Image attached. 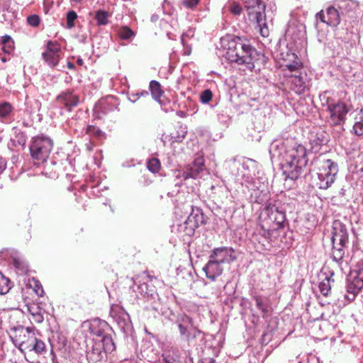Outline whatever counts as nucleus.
Here are the masks:
<instances>
[{"instance_id": "1", "label": "nucleus", "mask_w": 363, "mask_h": 363, "mask_svg": "<svg viewBox=\"0 0 363 363\" xmlns=\"http://www.w3.org/2000/svg\"><path fill=\"white\" fill-rule=\"evenodd\" d=\"M269 154L272 158L281 160L283 174L292 180L301 176L308 163L306 148L294 141H273L269 147Z\"/></svg>"}, {"instance_id": "2", "label": "nucleus", "mask_w": 363, "mask_h": 363, "mask_svg": "<svg viewBox=\"0 0 363 363\" xmlns=\"http://www.w3.org/2000/svg\"><path fill=\"white\" fill-rule=\"evenodd\" d=\"M33 327L18 326L13 328L11 336L13 344L24 354L25 358L30 362L28 357L45 355L47 352L46 345L38 335ZM34 363V361H30Z\"/></svg>"}, {"instance_id": "3", "label": "nucleus", "mask_w": 363, "mask_h": 363, "mask_svg": "<svg viewBox=\"0 0 363 363\" xmlns=\"http://www.w3.org/2000/svg\"><path fill=\"white\" fill-rule=\"evenodd\" d=\"M223 46L226 50L225 57L230 62H235L252 71L258 60L259 53L249 43L235 37L223 40Z\"/></svg>"}, {"instance_id": "4", "label": "nucleus", "mask_w": 363, "mask_h": 363, "mask_svg": "<svg viewBox=\"0 0 363 363\" xmlns=\"http://www.w3.org/2000/svg\"><path fill=\"white\" fill-rule=\"evenodd\" d=\"M260 218L263 225L268 226L269 230L281 228L286 220V215L281 202L275 200L269 201L261 213Z\"/></svg>"}, {"instance_id": "5", "label": "nucleus", "mask_w": 363, "mask_h": 363, "mask_svg": "<svg viewBox=\"0 0 363 363\" xmlns=\"http://www.w3.org/2000/svg\"><path fill=\"white\" fill-rule=\"evenodd\" d=\"M181 339L189 345L194 344L197 339L203 337L202 331L195 325L192 318L186 314H179L176 320Z\"/></svg>"}, {"instance_id": "6", "label": "nucleus", "mask_w": 363, "mask_h": 363, "mask_svg": "<svg viewBox=\"0 0 363 363\" xmlns=\"http://www.w3.org/2000/svg\"><path fill=\"white\" fill-rule=\"evenodd\" d=\"M115 349L116 345L111 335L93 339L92 346L86 352V358L89 363H96L101 361L106 357L107 353L112 352Z\"/></svg>"}, {"instance_id": "7", "label": "nucleus", "mask_w": 363, "mask_h": 363, "mask_svg": "<svg viewBox=\"0 0 363 363\" xmlns=\"http://www.w3.org/2000/svg\"><path fill=\"white\" fill-rule=\"evenodd\" d=\"M52 140L46 136H37L33 139L30 146L32 158L37 164L43 163L48 158L52 149Z\"/></svg>"}, {"instance_id": "8", "label": "nucleus", "mask_w": 363, "mask_h": 363, "mask_svg": "<svg viewBox=\"0 0 363 363\" xmlns=\"http://www.w3.org/2000/svg\"><path fill=\"white\" fill-rule=\"evenodd\" d=\"M332 258L336 262H340L345 255V246L348 242V234L347 229L340 223H336L333 228L332 236Z\"/></svg>"}, {"instance_id": "9", "label": "nucleus", "mask_w": 363, "mask_h": 363, "mask_svg": "<svg viewBox=\"0 0 363 363\" xmlns=\"http://www.w3.org/2000/svg\"><path fill=\"white\" fill-rule=\"evenodd\" d=\"M245 8L250 20L255 21L259 27L260 33L263 37L269 34L268 29L265 28V5L260 0H248L245 1Z\"/></svg>"}, {"instance_id": "10", "label": "nucleus", "mask_w": 363, "mask_h": 363, "mask_svg": "<svg viewBox=\"0 0 363 363\" xmlns=\"http://www.w3.org/2000/svg\"><path fill=\"white\" fill-rule=\"evenodd\" d=\"M205 223L204 216L201 208L191 207V212L184 223L179 225V230L191 236L195 230Z\"/></svg>"}, {"instance_id": "11", "label": "nucleus", "mask_w": 363, "mask_h": 363, "mask_svg": "<svg viewBox=\"0 0 363 363\" xmlns=\"http://www.w3.org/2000/svg\"><path fill=\"white\" fill-rule=\"evenodd\" d=\"M82 328L87 330L91 335L95 336L94 339L103 338L106 335H111V328L108 324L103 320L94 318L83 323Z\"/></svg>"}, {"instance_id": "12", "label": "nucleus", "mask_w": 363, "mask_h": 363, "mask_svg": "<svg viewBox=\"0 0 363 363\" xmlns=\"http://www.w3.org/2000/svg\"><path fill=\"white\" fill-rule=\"evenodd\" d=\"M61 54L60 45L56 41H48L45 50L42 53V57L46 64L53 68L58 65Z\"/></svg>"}, {"instance_id": "13", "label": "nucleus", "mask_w": 363, "mask_h": 363, "mask_svg": "<svg viewBox=\"0 0 363 363\" xmlns=\"http://www.w3.org/2000/svg\"><path fill=\"white\" fill-rule=\"evenodd\" d=\"M285 77L288 78V84L290 89L296 94H303L307 89L306 74L305 73H302L299 70L298 72H293L291 74L286 72Z\"/></svg>"}, {"instance_id": "14", "label": "nucleus", "mask_w": 363, "mask_h": 363, "mask_svg": "<svg viewBox=\"0 0 363 363\" xmlns=\"http://www.w3.org/2000/svg\"><path fill=\"white\" fill-rule=\"evenodd\" d=\"M281 56L283 60L281 67L284 76H286V72L289 74L298 72L302 68V62L296 54L287 52L285 54L281 53Z\"/></svg>"}, {"instance_id": "15", "label": "nucleus", "mask_w": 363, "mask_h": 363, "mask_svg": "<svg viewBox=\"0 0 363 363\" xmlns=\"http://www.w3.org/2000/svg\"><path fill=\"white\" fill-rule=\"evenodd\" d=\"M209 258L223 265L233 262L237 257L233 248L222 247L213 250Z\"/></svg>"}, {"instance_id": "16", "label": "nucleus", "mask_w": 363, "mask_h": 363, "mask_svg": "<svg viewBox=\"0 0 363 363\" xmlns=\"http://www.w3.org/2000/svg\"><path fill=\"white\" fill-rule=\"evenodd\" d=\"M138 288L140 289L143 292L146 290L144 294V296L146 298V307L149 309L154 310L157 313L162 312L163 305L159 294L154 290H148L147 284L145 283L140 284Z\"/></svg>"}, {"instance_id": "17", "label": "nucleus", "mask_w": 363, "mask_h": 363, "mask_svg": "<svg viewBox=\"0 0 363 363\" xmlns=\"http://www.w3.org/2000/svg\"><path fill=\"white\" fill-rule=\"evenodd\" d=\"M328 110L330 113V120L333 125H340L343 123L348 112L347 105L342 102L328 104Z\"/></svg>"}, {"instance_id": "18", "label": "nucleus", "mask_w": 363, "mask_h": 363, "mask_svg": "<svg viewBox=\"0 0 363 363\" xmlns=\"http://www.w3.org/2000/svg\"><path fill=\"white\" fill-rule=\"evenodd\" d=\"M79 101V97L69 90L62 92L56 97V103L68 111L76 107Z\"/></svg>"}, {"instance_id": "19", "label": "nucleus", "mask_w": 363, "mask_h": 363, "mask_svg": "<svg viewBox=\"0 0 363 363\" xmlns=\"http://www.w3.org/2000/svg\"><path fill=\"white\" fill-rule=\"evenodd\" d=\"M204 167V160L201 157H199L194 160L192 164L188 165L186 170L183 173L184 179L188 178H196L201 172L203 171Z\"/></svg>"}, {"instance_id": "20", "label": "nucleus", "mask_w": 363, "mask_h": 363, "mask_svg": "<svg viewBox=\"0 0 363 363\" xmlns=\"http://www.w3.org/2000/svg\"><path fill=\"white\" fill-rule=\"evenodd\" d=\"M203 270L205 272L208 279L215 281L217 277L222 274L223 267L222 264L209 258L208 262L203 267Z\"/></svg>"}, {"instance_id": "21", "label": "nucleus", "mask_w": 363, "mask_h": 363, "mask_svg": "<svg viewBox=\"0 0 363 363\" xmlns=\"http://www.w3.org/2000/svg\"><path fill=\"white\" fill-rule=\"evenodd\" d=\"M118 105V104L117 100L113 96H109L99 101L95 106V110L97 112L106 114L108 112L116 109Z\"/></svg>"}, {"instance_id": "22", "label": "nucleus", "mask_w": 363, "mask_h": 363, "mask_svg": "<svg viewBox=\"0 0 363 363\" xmlns=\"http://www.w3.org/2000/svg\"><path fill=\"white\" fill-rule=\"evenodd\" d=\"M254 300L257 308L261 311L263 318H268L272 313V307L268 298H264L261 296H254Z\"/></svg>"}, {"instance_id": "23", "label": "nucleus", "mask_w": 363, "mask_h": 363, "mask_svg": "<svg viewBox=\"0 0 363 363\" xmlns=\"http://www.w3.org/2000/svg\"><path fill=\"white\" fill-rule=\"evenodd\" d=\"M363 287L362 281L354 278L352 281L349 280L347 284V294L345 297L348 301H353L359 290Z\"/></svg>"}, {"instance_id": "24", "label": "nucleus", "mask_w": 363, "mask_h": 363, "mask_svg": "<svg viewBox=\"0 0 363 363\" xmlns=\"http://www.w3.org/2000/svg\"><path fill=\"white\" fill-rule=\"evenodd\" d=\"M335 177L336 174L325 173V170L323 171L319 169V172H318V182H317V186L321 189H327L334 183Z\"/></svg>"}, {"instance_id": "25", "label": "nucleus", "mask_w": 363, "mask_h": 363, "mask_svg": "<svg viewBox=\"0 0 363 363\" xmlns=\"http://www.w3.org/2000/svg\"><path fill=\"white\" fill-rule=\"evenodd\" d=\"M342 13H354L359 8V3L354 0H341L337 4Z\"/></svg>"}, {"instance_id": "26", "label": "nucleus", "mask_w": 363, "mask_h": 363, "mask_svg": "<svg viewBox=\"0 0 363 363\" xmlns=\"http://www.w3.org/2000/svg\"><path fill=\"white\" fill-rule=\"evenodd\" d=\"M327 24L330 26H337L340 22V16L338 10L334 6H330L326 10Z\"/></svg>"}, {"instance_id": "27", "label": "nucleus", "mask_w": 363, "mask_h": 363, "mask_svg": "<svg viewBox=\"0 0 363 363\" xmlns=\"http://www.w3.org/2000/svg\"><path fill=\"white\" fill-rule=\"evenodd\" d=\"M320 169L325 172V173H330V174H336L338 172L337 164L331 160H323L320 162Z\"/></svg>"}, {"instance_id": "28", "label": "nucleus", "mask_w": 363, "mask_h": 363, "mask_svg": "<svg viewBox=\"0 0 363 363\" xmlns=\"http://www.w3.org/2000/svg\"><path fill=\"white\" fill-rule=\"evenodd\" d=\"M28 312L30 315V320L36 323H41L44 320V317L41 309L37 305H31L28 306Z\"/></svg>"}, {"instance_id": "29", "label": "nucleus", "mask_w": 363, "mask_h": 363, "mask_svg": "<svg viewBox=\"0 0 363 363\" xmlns=\"http://www.w3.org/2000/svg\"><path fill=\"white\" fill-rule=\"evenodd\" d=\"M353 130L356 135H363V108L361 109L360 112L355 117Z\"/></svg>"}, {"instance_id": "30", "label": "nucleus", "mask_w": 363, "mask_h": 363, "mask_svg": "<svg viewBox=\"0 0 363 363\" xmlns=\"http://www.w3.org/2000/svg\"><path fill=\"white\" fill-rule=\"evenodd\" d=\"M150 89L153 99L156 101H159L163 94L160 84L155 80L151 81L150 83Z\"/></svg>"}, {"instance_id": "31", "label": "nucleus", "mask_w": 363, "mask_h": 363, "mask_svg": "<svg viewBox=\"0 0 363 363\" xmlns=\"http://www.w3.org/2000/svg\"><path fill=\"white\" fill-rule=\"evenodd\" d=\"M110 315L116 320L118 318L125 320V318L126 316H128V314L124 311V310L118 305H114L111 306Z\"/></svg>"}, {"instance_id": "32", "label": "nucleus", "mask_w": 363, "mask_h": 363, "mask_svg": "<svg viewBox=\"0 0 363 363\" xmlns=\"http://www.w3.org/2000/svg\"><path fill=\"white\" fill-rule=\"evenodd\" d=\"M320 292L325 296H328L331 291L330 279L325 277L318 285Z\"/></svg>"}, {"instance_id": "33", "label": "nucleus", "mask_w": 363, "mask_h": 363, "mask_svg": "<svg viewBox=\"0 0 363 363\" xmlns=\"http://www.w3.org/2000/svg\"><path fill=\"white\" fill-rule=\"evenodd\" d=\"M109 14L108 12L99 10L96 13L95 19L99 26H105L108 23Z\"/></svg>"}, {"instance_id": "34", "label": "nucleus", "mask_w": 363, "mask_h": 363, "mask_svg": "<svg viewBox=\"0 0 363 363\" xmlns=\"http://www.w3.org/2000/svg\"><path fill=\"white\" fill-rule=\"evenodd\" d=\"M1 43L3 44V50L5 52L9 53L13 48V41L11 36L5 35L1 38Z\"/></svg>"}, {"instance_id": "35", "label": "nucleus", "mask_w": 363, "mask_h": 363, "mask_svg": "<svg viewBox=\"0 0 363 363\" xmlns=\"http://www.w3.org/2000/svg\"><path fill=\"white\" fill-rule=\"evenodd\" d=\"M13 263L16 269L18 271V273L23 274L28 272V264L23 260H21L19 258H14Z\"/></svg>"}, {"instance_id": "36", "label": "nucleus", "mask_w": 363, "mask_h": 363, "mask_svg": "<svg viewBox=\"0 0 363 363\" xmlns=\"http://www.w3.org/2000/svg\"><path fill=\"white\" fill-rule=\"evenodd\" d=\"M118 35L123 40H129L135 35V33L128 26H123L118 29Z\"/></svg>"}, {"instance_id": "37", "label": "nucleus", "mask_w": 363, "mask_h": 363, "mask_svg": "<svg viewBox=\"0 0 363 363\" xmlns=\"http://www.w3.org/2000/svg\"><path fill=\"white\" fill-rule=\"evenodd\" d=\"M13 110L12 106L8 102L0 104V118H6Z\"/></svg>"}, {"instance_id": "38", "label": "nucleus", "mask_w": 363, "mask_h": 363, "mask_svg": "<svg viewBox=\"0 0 363 363\" xmlns=\"http://www.w3.org/2000/svg\"><path fill=\"white\" fill-rule=\"evenodd\" d=\"M147 168L152 173L158 172L160 169V162L157 158H151L148 160Z\"/></svg>"}, {"instance_id": "39", "label": "nucleus", "mask_w": 363, "mask_h": 363, "mask_svg": "<svg viewBox=\"0 0 363 363\" xmlns=\"http://www.w3.org/2000/svg\"><path fill=\"white\" fill-rule=\"evenodd\" d=\"M77 18V14L74 11H70L67 13V28L71 29L74 27V21Z\"/></svg>"}, {"instance_id": "40", "label": "nucleus", "mask_w": 363, "mask_h": 363, "mask_svg": "<svg viewBox=\"0 0 363 363\" xmlns=\"http://www.w3.org/2000/svg\"><path fill=\"white\" fill-rule=\"evenodd\" d=\"M30 286L33 289V291L38 296H43L44 294V290L41 284L38 281L33 279L30 284Z\"/></svg>"}, {"instance_id": "41", "label": "nucleus", "mask_w": 363, "mask_h": 363, "mask_svg": "<svg viewBox=\"0 0 363 363\" xmlns=\"http://www.w3.org/2000/svg\"><path fill=\"white\" fill-rule=\"evenodd\" d=\"M228 9L232 13L235 15H240L242 11L241 6L235 1L229 3Z\"/></svg>"}, {"instance_id": "42", "label": "nucleus", "mask_w": 363, "mask_h": 363, "mask_svg": "<svg viewBox=\"0 0 363 363\" xmlns=\"http://www.w3.org/2000/svg\"><path fill=\"white\" fill-rule=\"evenodd\" d=\"M212 91L210 89H206L201 92L200 99L203 104H208L212 99Z\"/></svg>"}, {"instance_id": "43", "label": "nucleus", "mask_w": 363, "mask_h": 363, "mask_svg": "<svg viewBox=\"0 0 363 363\" xmlns=\"http://www.w3.org/2000/svg\"><path fill=\"white\" fill-rule=\"evenodd\" d=\"M40 19L38 15L33 14L27 17L28 23L33 26L37 27L40 23Z\"/></svg>"}, {"instance_id": "44", "label": "nucleus", "mask_w": 363, "mask_h": 363, "mask_svg": "<svg viewBox=\"0 0 363 363\" xmlns=\"http://www.w3.org/2000/svg\"><path fill=\"white\" fill-rule=\"evenodd\" d=\"M356 277L354 278L363 282V260H361L356 266Z\"/></svg>"}, {"instance_id": "45", "label": "nucleus", "mask_w": 363, "mask_h": 363, "mask_svg": "<svg viewBox=\"0 0 363 363\" xmlns=\"http://www.w3.org/2000/svg\"><path fill=\"white\" fill-rule=\"evenodd\" d=\"M199 2V0H183V4L186 8L193 9Z\"/></svg>"}, {"instance_id": "46", "label": "nucleus", "mask_w": 363, "mask_h": 363, "mask_svg": "<svg viewBox=\"0 0 363 363\" xmlns=\"http://www.w3.org/2000/svg\"><path fill=\"white\" fill-rule=\"evenodd\" d=\"M193 35H194V31L192 30H189L186 33H183V35L182 36V39H181L183 46H186V38H188L189 36H193Z\"/></svg>"}, {"instance_id": "47", "label": "nucleus", "mask_w": 363, "mask_h": 363, "mask_svg": "<svg viewBox=\"0 0 363 363\" xmlns=\"http://www.w3.org/2000/svg\"><path fill=\"white\" fill-rule=\"evenodd\" d=\"M6 167V161L2 157H0V174H1Z\"/></svg>"}, {"instance_id": "48", "label": "nucleus", "mask_w": 363, "mask_h": 363, "mask_svg": "<svg viewBox=\"0 0 363 363\" xmlns=\"http://www.w3.org/2000/svg\"><path fill=\"white\" fill-rule=\"evenodd\" d=\"M86 132L89 133V134H95V133H99L100 132L99 130L96 129L94 126L93 125H89L87 127V129H86Z\"/></svg>"}, {"instance_id": "49", "label": "nucleus", "mask_w": 363, "mask_h": 363, "mask_svg": "<svg viewBox=\"0 0 363 363\" xmlns=\"http://www.w3.org/2000/svg\"><path fill=\"white\" fill-rule=\"evenodd\" d=\"M316 16L321 21V22L327 23V16H325L323 11L318 13Z\"/></svg>"}, {"instance_id": "50", "label": "nucleus", "mask_w": 363, "mask_h": 363, "mask_svg": "<svg viewBox=\"0 0 363 363\" xmlns=\"http://www.w3.org/2000/svg\"><path fill=\"white\" fill-rule=\"evenodd\" d=\"M184 47L185 48L184 54L188 55H190L191 49L190 47H189V45H187L186 43V46H184Z\"/></svg>"}, {"instance_id": "51", "label": "nucleus", "mask_w": 363, "mask_h": 363, "mask_svg": "<svg viewBox=\"0 0 363 363\" xmlns=\"http://www.w3.org/2000/svg\"><path fill=\"white\" fill-rule=\"evenodd\" d=\"M136 95L139 98L140 96H148L149 93L147 91H143L138 92L136 94Z\"/></svg>"}, {"instance_id": "52", "label": "nucleus", "mask_w": 363, "mask_h": 363, "mask_svg": "<svg viewBox=\"0 0 363 363\" xmlns=\"http://www.w3.org/2000/svg\"><path fill=\"white\" fill-rule=\"evenodd\" d=\"M129 99L132 102H135L138 100V97L137 96V95L135 94H132Z\"/></svg>"}, {"instance_id": "53", "label": "nucleus", "mask_w": 363, "mask_h": 363, "mask_svg": "<svg viewBox=\"0 0 363 363\" xmlns=\"http://www.w3.org/2000/svg\"><path fill=\"white\" fill-rule=\"evenodd\" d=\"M77 63L79 65L82 66L84 65V60L81 57H78L77 60Z\"/></svg>"}, {"instance_id": "54", "label": "nucleus", "mask_w": 363, "mask_h": 363, "mask_svg": "<svg viewBox=\"0 0 363 363\" xmlns=\"http://www.w3.org/2000/svg\"><path fill=\"white\" fill-rule=\"evenodd\" d=\"M67 67L70 69H72L74 68V65L72 62H69L67 63Z\"/></svg>"}, {"instance_id": "55", "label": "nucleus", "mask_w": 363, "mask_h": 363, "mask_svg": "<svg viewBox=\"0 0 363 363\" xmlns=\"http://www.w3.org/2000/svg\"><path fill=\"white\" fill-rule=\"evenodd\" d=\"M4 0H0V9L4 7Z\"/></svg>"}, {"instance_id": "56", "label": "nucleus", "mask_w": 363, "mask_h": 363, "mask_svg": "<svg viewBox=\"0 0 363 363\" xmlns=\"http://www.w3.org/2000/svg\"><path fill=\"white\" fill-rule=\"evenodd\" d=\"M34 104L36 105V108H38V107H39V102H38V101L35 100L34 101Z\"/></svg>"}, {"instance_id": "57", "label": "nucleus", "mask_w": 363, "mask_h": 363, "mask_svg": "<svg viewBox=\"0 0 363 363\" xmlns=\"http://www.w3.org/2000/svg\"><path fill=\"white\" fill-rule=\"evenodd\" d=\"M72 1L75 2V3H80L82 2L83 0H72Z\"/></svg>"}, {"instance_id": "58", "label": "nucleus", "mask_w": 363, "mask_h": 363, "mask_svg": "<svg viewBox=\"0 0 363 363\" xmlns=\"http://www.w3.org/2000/svg\"><path fill=\"white\" fill-rule=\"evenodd\" d=\"M155 20H156V17L155 16V15H153L152 16V21H155Z\"/></svg>"}]
</instances>
